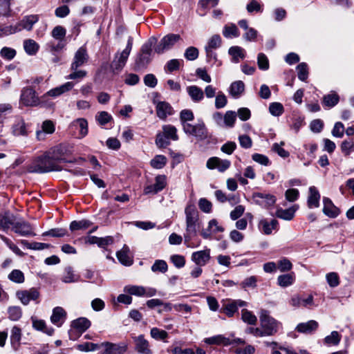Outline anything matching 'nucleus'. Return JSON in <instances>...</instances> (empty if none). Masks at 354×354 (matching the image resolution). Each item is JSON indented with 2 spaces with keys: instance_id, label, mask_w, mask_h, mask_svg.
I'll return each instance as SVG.
<instances>
[{
  "instance_id": "obj_52",
  "label": "nucleus",
  "mask_w": 354,
  "mask_h": 354,
  "mask_svg": "<svg viewBox=\"0 0 354 354\" xmlns=\"http://www.w3.org/2000/svg\"><path fill=\"white\" fill-rule=\"evenodd\" d=\"M237 310L238 309L236 308V304L233 300L224 304L221 309V311L229 317H231L234 315V313L237 311Z\"/></svg>"
},
{
  "instance_id": "obj_38",
  "label": "nucleus",
  "mask_w": 354,
  "mask_h": 354,
  "mask_svg": "<svg viewBox=\"0 0 354 354\" xmlns=\"http://www.w3.org/2000/svg\"><path fill=\"white\" fill-rule=\"evenodd\" d=\"M205 342L208 344H223L225 346L232 344L231 340L221 335L206 338L205 339Z\"/></svg>"
},
{
  "instance_id": "obj_22",
  "label": "nucleus",
  "mask_w": 354,
  "mask_h": 354,
  "mask_svg": "<svg viewBox=\"0 0 354 354\" xmlns=\"http://www.w3.org/2000/svg\"><path fill=\"white\" fill-rule=\"evenodd\" d=\"M37 15H29L25 17L21 21H19L16 26L17 32L22 30H30L32 28L33 25L38 21Z\"/></svg>"
},
{
  "instance_id": "obj_1",
  "label": "nucleus",
  "mask_w": 354,
  "mask_h": 354,
  "mask_svg": "<svg viewBox=\"0 0 354 354\" xmlns=\"http://www.w3.org/2000/svg\"><path fill=\"white\" fill-rule=\"evenodd\" d=\"M62 167L55 162L48 151L37 157L28 166V171L30 173L44 174L51 171H59Z\"/></svg>"
},
{
  "instance_id": "obj_33",
  "label": "nucleus",
  "mask_w": 354,
  "mask_h": 354,
  "mask_svg": "<svg viewBox=\"0 0 354 354\" xmlns=\"http://www.w3.org/2000/svg\"><path fill=\"white\" fill-rule=\"evenodd\" d=\"M245 84L242 81H236L231 84L230 87V93L234 97L238 98L244 92Z\"/></svg>"
},
{
  "instance_id": "obj_59",
  "label": "nucleus",
  "mask_w": 354,
  "mask_h": 354,
  "mask_svg": "<svg viewBox=\"0 0 354 354\" xmlns=\"http://www.w3.org/2000/svg\"><path fill=\"white\" fill-rule=\"evenodd\" d=\"M270 113L274 116H279L283 112V107L279 102H272L269 106Z\"/></svg>"
},
{
  "instance_id": "obj_18",
  "label": "nucleus",
  "mask_w": 354,
  "mask_h": 354,
  "mask_svg": "<svg viewBox=\"0 0 354 354\" xmlns=\"http://www.w3.org/2000/svg\"><path fill=\"white\" fill-rule=\"evenodd\" d=\"M258 227L263 234L270 235L274 230H278L279 222L276 219L268 221L266 218H262L259 221Z\"/></svg>"
},
{
  "instance_id": "obj_36",
  "label": "nucleus",
  "mask_w": 354,
  "mask_h": 354,
  "mask_svg": "<svg viewBox=\"0 0 354 354\" xmlns=\"http://www.w3.org/2000/svg\"><path fill=\"white\" fill-rule=\"evenodd\" d=\"M15 216L9 213L0 214V229L7 230L10 226L13 227Z\"/></svg>"
},
{
  "instance_id": "obj_60",
  "label": "nucleus",
  "mask_w": 354,
  "mask_h": 354,
  "mask_svg": "<svg viewBox=\"0 0 354 354\" xmlns=\"http://www.w3.org/2000/svg\"><path fill=\"white\" fill-rule=\"evenodd\" d=\"M78 350L81 351H92L101 348L100 344L91 342H85L77 345Z\"/></svg>"
},
{
  "instance_id": "obj_4",
  "label": "nucleus",
  "mask_w": 354,
  "mask_h": 354,
  "mask_svg": "<svg viewBox=\"0 0 354 354\" xmlns=\"http://www.w3.org/2000/svg\"><path fill=\"white\" fill-rule=\"evenodd\" d=\"M162 132L156 135V144L159 148H165L170 142L169 140H178L177 129L171 124L163 125Z\"/></svg>"
},
{
  "instance_id": "obj_10",
  "label": "nucleus",
  "mask_w": 354,
  "mask_h": 354,
  "mask_svg": "<svg viewBox=\"0 0 354 354\" xmlns=\"http://www.w3.org/2000/svg\"><path fill=\"white\" fill-rule=\"evenodd\" d=\"M183 131L189 135L194 136L201 140H203L207 137V129L203 122L192 124L184 125Z\"/></svg>"
},
{
  "instance_id": "obj_23",
  "label": "nucleus",
  "mask_w": 354,
  "mask_h": 354,
  "mask_svg": "<svg viewBox=\"0 0 354 354\" xmlns=\"http://www.w3.org/2000/svg\"><path fill=\"white\" fill-rule=\"evenodd\" d=\"M101 348H104L106 354H124L127 350L125 345H120L109 342L100 344Z\"/></svg>"
},
{
  "instance_id": "obj_35",
  "label": "nucleus",
  "mask_w": 354,
  "mask_h": 354,
  "mask_svg": "<svg viewBox=\"0 0 354 354\" xmlns=\"http://www.w3.org/2000/svg\"><path fill=\"white\" fill-rule=\"evenodd\" d=\"M12 133L15 136H27L28 132L26 130V125L24 120L18 119L12 126Z\"/></svg>"
},
{
  "instance_id": "obj_12",
  "label": "nucleus",
  "mask_w": 354,
  "mask_h": 354,
  "mask_svg": "<svg viewBox=\"0 0 354 354\" xmlns=\"http://www.w3.org/2000/svg\"><path fill=\"white\" fill-rule=\"evenodd\" d=\"M48 152L58 164L60 162L66 161L65 157L71 153L68 147L65 145H59L50 149Z\"/></svg>"
},
{
  "instance_id": "obj_64",
  "label": "nucleus",
  "mask_w": 354,
  "mask_h": 354,
  "mask_svg": "<svg viewBox=\"0 0 354 354\" xmlns=\"http://www.w3.org/2000/svg\"><path fill=\"white\" fill-rule=\"evenodd\" d=\"M184 55L188 60H195L198 57V50L194 46L189 47L185 50Z\"/></svg>"
},
{
  "instance_id": "obj_34",
  "label": "nucleus",
  "mask_w": 354,
  "mask_h": 354,
  "mask_svg": "<svg viewBox=\"0 0 354 354\" xmlns=\"http://www.w3.org/2000/svg\"><path fill=\"white\" fill-rule=\"evenodd\" d=\"M296 209L294 207L286 209L279 208L275 212V216L286 221H290L294 218Z\"/></svg>"
},
{
  "instance_id": "obj_13",
  "label": "nucleus",
  "mask_w": 354,
  "mask_h": 354,
  "mask_svg": "<svg viewBox=\"0 0 354 354\" xmlns=\"http://www.w3.org/2000/svg\"><path fill=\"white\" fill-rule=\"evenodd\" d=\"M255 203L265 208H268L276 202V198L273 195L263 193H254L252 195Z\"/></svg>"
},
{
  "instance_id": "obj_40",
  "label": "nucleus",
  "mask_w": 354,
  "mask_h": 354,
  "mask_svg": "<svg viewBox=\"0 0 354 354\" xmlns=\"http://www.w3.org/2000/svg\"><path fill=\"white\" fill-rule=\"evenodd\" d=\"M229 54L232 57L234 62H239V59H243L245 57L244 50L239 46H232L229 49Z\"/></svg>"
},
{
  "instance_id": "obj_16",
  "label": "nucleus",
  "mask_w": 354,
  "mask_h": 354,
  "mask_svg": "<svg viewBox=\"0 0 354 354\" xmlns=\"http://www.w3.org/2000/svg\"><path fill=\"white\" fill-rule=\"evenodd\" d=\"M135 351L139 354H151L150 345L142 335L133 337Z\"/></svg>"
},
{
  "instance_id": "obj_47",
  "label": "nucleus",
  "mask_w": 354,
  "mask_h": 354,
  "mask_svg": "<svg viewBox=\"0 0 354 354\" xmlns=\"http://www.w3.org/2000/svg\"><path fill=\"white\" fill-rule=\"evenodd\" d=\"M241 319L242 320L248 324L254 325L257 322V317L250 311L247 309H243L241 310Z\"/></svg>"
},
{
  "instance_id": "obj_14",
  "label": "nucleus",
  "mask_w": 354,
  "mask_h": 354,
  "mask_svg": "<svg viewBox=\"0 0 354 354\" xmlns=\"http://www.w3.org/2000/svg\"><path fill=\"white\" fill-rule=\"evenodd\" d=\"M166 176L165 175H158L155 178V183L147 185L145 187L144 193L145 194H156L162 190L166 186Z\"/></svg>"
},
{
  "instance_id": "obj_21",
  "label": "nucleus",
  "mask_w": 354,
  "mask_h": 354,
  "mask_svg": "<svg viewBox=\"0 0 354 354\" xmlns=\"http://www.w3.org/2000/svg\"><path fill=\"white\" fill-rule=\"evenodd\" d=\"M73 86L74 84L73 82H68L59 86L50 89L42 96V98L46 97V96H50L53 97H58L62 94L71 91Z\"/></svg>"
},
{
  "instance_id": "obj_37",
  "label": "nucleus",
  "mask_w": 354,
  "mask_h": 354,
  "mask_svg": "<svg viewBox=\"0 0 354 354\" xmlns=\"http://www.w3.org/2000/svg\"><path fill=\"white\" fill-rule=\"evenodd\" d=\"M24 48L28 55H34L39 50V46L35 40L28 39L24 41Z\"/></svg>"
},
{
  "instance_id": "obj_42",
  "label": "nucleus",
  "mask_w": 354,
  "mask_h": 354,
  "mask_svg": "<svg viewBox=\"0 0 354 354\" xmlns=\"http://www.w3.org/2000/svg\"><path fill=\"white\" fill-rule=\"evenodd\" d=\"M223 35L226 38L237 37L239 35V32L234 24H230L224 26Z\"/></svg>"
},
{
  "instance_id": "obj_27",
  "label": "nucleus",
  "mask_w": 354,
  "mask_h": 354,
  "mask_svg": "<svg viewBox=\"0 0 354 354\" xmlns=\"http://www.w3.org/2000/svg\"><path fill=\"white\" fill-rule=\"evenodd\" d=\"M129 248L124 245L120 251L117 252L119 261L124 266H129L133 263L132 258L129 255Z\"/></svg>"
},
{
  "instance_id": "obj_25",
  "label": "nucleus",
  "mask_w": 354,
  "mask_h": 354,
  "mask_svg": "<svg viewBox=\"0 0 354 354\" xmlns=\"http://www.w3.org/2000/svg\"><path fill=\"white\" fill-rule=\"evenodd\" d=\"M318 326V323L316 321L310 320L307 322L299 324L296 327V330L299 333L310 334L315 331Z\"/></svg>"
},
{
  "instance_id": "obj_45",
  "label": "nucleus",
  "mask_w": 354,
  "mask_h": 354,
  "mask_svg": "<svg viewBox=\"0 0 354 354\" xmlns=\"http://www.w3.org/2000/svg\"><path fill=\"white\" fill-rule=\"evenodd\" d=\"M295 281L294 274H282L278 277V284L281 287H287L293 283Z\"/></svg>"
},
{
  "instance_id": "obj_24",
  "label": "nucleus",
  "mask_w": 354,
  "mask_h": 354,
  "mask_svg": "<svg viewBox=\"0 0 354 354\" xmlns=\"http://www.w3.org/2000/svg\"><path fill=\"white\" fill-rule=\"evenodd\" d=\"M172 107L166 102H159L156 104V113L161 120H165L168 115L172 114Z\"/></svg>"
},
{
  "instance_id": "obj_49",
  "label": "nucleus",
  "mask_w": 354,
  "mask_h": 354,
  "mask_svg": "<svg viewBox=\"0 0 354 354\" xmlns=\"http://www.w3.org/2000/svg\"><path fill=\"white\" fill-rule=\"evenodd\" d=\"M194 118V113L191 110L184 109L181 111L180 113V120L183 126V129H184V125L190 124L189 122L192 121Z\"/></svg>"
},
{
  "instance_id": "obj_57",
  "label": "nucleus",
  "mask_w": 354,
  "mask_h": 354,
  "mask_svg": "<svg viewBox=\"0 0 354 354\" xmlns=\"http://www.w3.org/2000/svg\"><path fill=\"white\" fill-rule=\"evenodd\" d=\"M298 71V78L301 81H305L308 76V66L306 63H301L297 67Z\"/></svg>"
},
{
  "instance_id": "obj_46",
  "label": "nucleus",
  "mask_w": 354,
  "mask_h": 354,
  "mask_svg": "<svg viewBox=\"0 0 354 354\" xmlns=\"http://www.w3.org/2000/svg\"><path fill=\"white\" fill-rule=\"evenodd\" d=\"M236 114L233 111H227L223 115V127H233L236 121Z\"/></svg>"
},
{
  "instance_id": "obj_31",
  "label": "nucleus",
  "mask_w": 354,
  "mask_h": 354,
  "mask_svg": "<svg viewBox=\"0 0 354 354\" xmlns=\"http://www.w3.org/2000/svg\"><path fill=\"white\" fill-rule=\"evenodd\" d=\"M32 327L37 330H41L48 335H52L54 333V329L52 328H47L46 322L42 319H37L35 317L31 318Z\"/></svg>"
},
{
  "instance_id": "obj_30",
  "label": "nucleus",
  "mask_w": 354,
  "mask_h": 354,
  "mask_svg": "<svg viewBox=\"0 0 354 354\" xmlns=\"http://www.w3.org/2000/svg\"><path fill=\"white\" fill-rule=\"evenodd\" d=\"M21 330L17 326L12 327L10 335V342L14 350L17 351L20 346Z\"/></svg>"
},
{
  "instance_id": "obj_7",
  "label": "nucleus",
  "mask_w": 354,
  "mask_h": 354,
  "mask_svg": "<svg viewBox=\"0 0 354 354\" xmlns=\"http://www.w3.org/2000/svg\"><path fill=\"white\" fill-rule=\"evenodd\" d=\"M16 297L23 305L27 306L31 301H35L36 304H39L40 293L38 289L31 288L28 290H21L17 291Z\"/></svg>"
},
{
  "instance_id": "obj_28",
  "label": "nucleus",
  "mask_w": 354,
  "mask_h": 354,
  "mask_svg": "<svg viewBox=\"0 0 354 354\" xmlns=\"http://www.w3.org/2000/svg\"><path fill=\"white\" fill-rule=\"evenodd\" d=\"M320 195L315 187L309 188V196L308 198V206L309 208L318 207L319 205Z\"/></svg>"
},
{
  "instance_id": "obj_56",
  "label": "nucleus",
  "mask_w": 354,
  "mask_h": 354,
  "mask_svg": "<svg viewBox=\"0 0 354 354\" xmlns=\"http://www.w3.org/2000/svg\"><path fill=\"white\" fill-rule=\"evenodd\" d=\"M151 336L156 340H164L168 337V333L163 330L158 328L151 329Z\"/></svg>"
},
{
  "instance_id": "obj_51",
  "label": "nucleus",
  "mask_w": 354,
  "mask_h": 354,
  "mask_svg": "<svg viewBox=\"0 0 354 354\" xmlns=\"http://www.w3.org/2000/svg\"><path fill=\"white\" fill-rule=\"evenodd\" d=\"M62 281L64 283H73L77 281V277L73 273V270L71 267L68 266L65 268L62 277Z\"/></svg>"
},
{
  "instance_id": "obj_15",
  "label": "nucleus",
  "mask_w": 354,
  "mask_h": 354,
  "mask_svg": "<svg viewBox=\"0 0 354 354\" xmlns=\"http://www.w3.org/2000/svg\"><path fill=\"white\" fill-rule=\"evenodd\" d=\"M12 230L21 236H35L30 224L24 220H19L17 221L15 220Z\"/></svg>"
},
{
  "instance_id": "obj_63",
  "label": "nucleus",
  "mask_w": 354,
  "mask_h": 354,
  "mask_svg": "<svg viewBox=\"0 0 354 354\" xmlns=\"http://www.w3.org/2000/svg\"><path fill=\"white\" fill-rule=\"evenodd\" d=\"M341 339V336L337 331H333L330 335L325 337L324 341L328 344L337 345Z\"/></svg>"
},
{
  "instance_id": "obj_62",
  "label": "nucleus",
  "mask_w": 354,
  "mask_h": 354,
  "mask_svg": "<svg viewBox=\"0 0 354 354\" xmlns=\"http://www.w3.org/2000/svg\"><path fill=\"white\" fill-rule=\"evenodd\" d=\"M151 270L153 272H165L167 270V264L163 260H156L151 266Z\"/></svg>"
},
{
  "instance_id": "obj_44",
  "label": "nucleus",
  "mask_w": 354,
  "mask_h": 354,
  "mask_svg": "<svg viewBox=\"0 0 354 354\" xmlns=\"http://www.w3.org/2000/svg\"><path fill=\"white\" fill-rule=\"evenodd\" d=\"M124 291L136 296H143L146 294L145 288L140 286H127L124 288Z\"/></svg>"
},
{
  "instance_id": "obj_53",
  "label": "nucleus",
  "mask_w": 354,
  "mask_h": 354,
  "mask_svg": "<svg viewBox=\"0 0 354 354\" xmlns=\"http://www.w3.org/2000/svg\"><path fill=\"white\" fill-rule=\"evenodd\" d=\"M9 318L12 321L19 320L22 316V310L19 306H10L8 310Z\"/></svg>"
},
{
  "instance_id": "obj_11",
  "label": "nucleus",
  "mask_w": 354,
  "mask_h": 354,
  "mask_svg": "<svg viewBox=\"0 0 354 354\" xmlns=\"http://www.w3.org/2000/svg\"><path fill=\"white\" fill-rule=\"evenodd\" d=\"M222 44V39L219 35H212L208 40L207 45L205 47L206 56L209 59H216V54L214 50L218 48Z\"/></svg>"
},
{
  "instance_id": "obj_17",
  "label": "nucleus",
  "mask_w": 354,
  "mask_h": 354,
  "mask_svg": "<svg viewBox=\"0 0 354 354\" xmlns=\"http://www.w3.org/2000/svg\"><path fill=\"white\" fill-rule=\"evenodd\" d=\"M210 250L205 249L192 253L191 259L198 266H205L210 260Z\"/></svg>"
},
{
  "instance_id": "obj_29",
  "label": "nucleus",
  "mask_w": 354,
  "mask_h": 354,
  "mask_svg": "<svg viewBox=\"0 0 354 354\" xmlns=\"http://www.w3.org/2000/svg\"><path fill=\"white\" fill-rule=\"evenodd\" d=\"M187 91L191 99L195 102H198L204 98V92L197 86H188Z\"/></svg>"
},
{
  "instance_id": "obj_6",
  "label": "nucleus",
  "mask_w": 354,
  "mask_h": 354,
  "mask_svg": "<svg viewBox=\"0 0 354 354\" xmlns=\"http://www.w3.org/2000/svg\"><path fill=\"white\" fill-rule=\"evenodd\" d=\"M181 37L178 34H168L164 36L154 47V51L158 54H162L173 48V46L180 40Z\"/></svg>"
},
{
  "instance_id": "obj_55",
  "label": "nucleus",
  "mask_w": 354,
  "mask_h": 354,
  "mask_svg": "<svg viewBox=\"0 0 354 354\" xmlns=\"http://www.w3.org/2000/svg\"><path fill=\"white\" fill-rule=\"evenodd\" d=\"M12 106L9 103L0 104V124L3 122L6 115L12 112Z\"/></svg>"
},
{
  "instance_id": "obj_50",
  "label": "nucleus",
  "mask_w": 354,
  "mask_h": 354,
  "mask_svg": "<svg viewBox=\"0 0 354 354\" xmlns=\"http://www.w3.org/2000/svg\"><path fill=\"white\" fill-rule=\"evenodd\" d=\"M167 163V158L162 155L156 156L150 162L151 166L155 169H162Z\"/></svg>"
},
{
  "instance_id": "obj_58",
  "label": "nucleus",
  "mask_w": 354,
  "mask_h": 354,
  "mask_svg": "<svg viewBox=\"0 0 354 354\" xmlns=\"http://www.w3.org/2000/svg\"><path fill=\"white\" fill-rule=\"evenodd\" d=\"M227 103V97L223 92L219 91L216 96L215 107L218 109H222L226 106Z\"/></svg>"
},
{
  "instance_id": "obj_39",
  "label": "nucleus",
  "mask_w": 354,
  "mask_h": 354,
  "mask_svg": "<svg viewBox=\"0 0 354 354\" xmlns=\"http://www.w3.org/2000/svg\"><path fill=\"white\" fill-rule=\"evenodd\" d=\"M66 315L65 310L62 307H56L53 309L50 320L53 324L60 326V322L66 317Z\"/></svg>"
},
{
  "instance_id": "obj_3",
  "label": "nucleus",
  "mask_w": 354,
  "mask_h": 354,
  "mask_svg": "<svg viewBox=\"0 0 354 354\" xmlns=\"http://www.w3.org/2000/svg\"><path fill=\"white\" fill-rule=\"evenodd\" d=\"M157 43V39L154 37L149 39L148 41L144 44L141 48L140 52L138 54L136 60L135 69L140 70L146 68L151 61L152 46Z\"/></svg>"
},
{
  "instance_id": "obj_20",
  "label": "nucleus",
  "mask_w": 354,
  "mask_h": 354,
  "mask_svg": "<svg viewBox=\"0 0 354 354\" xmlns=\"http://www.w3.org/2000/svg\"><path fill=\"white\" fill-rule=\"evenodd\" d=\"M231 163L227 160H222L218 157H212L207 161V167L209 169H217L219 171L223 172L227 169Z\"/></svg>"
},
{
  "instance_id": "obj_8",
  "label": "nucleus",
  "mask_w": 354,
  "mask_h": 354,
  "mask_svg": "<svg viewBox=\"0 0 354 354\" xmlns=\"http://www.w3.org/2000/svg\"><path fill=\"white\" fill-rule=\"evenodd\" d=\"M132 45V39H129L126 48L121 53L115 54L111 65L113 70L120 71L124 66L131 51Z\"/></svg>"
},
{
  "instance_id": "obj_41",
  "label": "nucleus",
  "mask_w": 354,
  "mask_h": 354,
  "mask_svg": "<svg viewBox=\"0 0 354 354\" xmlns=\"http://www.w3.org/2000/svg\"><path fill=\"white\" fill-rule=\"evenodd\" d=\"M339 100V95L336 93L332 92L324 96L323 104L326 106L333 107L338 103Z\"/></svg>"
},
{
  "instance_id": "obj_32",
  "label": "nucleus",
  "mask_w": 354,
  "mask_h": 354,
  "mask_svg": "<svg viewBox=\"0 0 354 354\" xmlns=\"http://www.w3.org/2000/svg\"><path fill=\"white\" fill-rule=\"evenodd\" d=\"M90 326L91 322L85 317L78 318L71 324V326L80 333L84 332Z\"/></svg>"
},
{
  "instance_id": "obj_54",
  "label": "nucleus",
  "mask_w": 354,
  "mask_h": 354,
  "mask_svg": "<svg viewBox=\"0 0 354 354\" xmlns=\"http://www.w3.org/2000/svg\"><path fill=\"white\" fill-rule=\"evenodd\" d=\"M8 279L12 281L18 283H21L25 280L24 273L19 270H13L9 274Z\"/></svg>"
},
{
  "instance_id": "obj_48",
  "label": "nucleus",
  "mask_w": 354,
  "mask_h": 354,
  "mask_svg": "<svg viewBox=\"0 0 354 354\" xmlns=\"http://www.w3.org/2000/svg\"><path fill=\"white\" fill-rule=\"evenodd\" d=\"M92 223L88 220L74 221L70 225V229L72 231L78 230H85L89 227Z\"/></svg>"
},
{
  "instance_id": "obj_9",
  "label": "nucleus",
  "mask_w": 354,
  "mask_h": 354,
  "mask_svg": "<svg viewBox=\"0 0 354 354\" xmlns=\"http://www.w3.org/2000/svg\"><path fill=\"white\" fill-rule=\"evenodd\" d=\"M20 102L25 106H34L39 104V100L35 91L32 88L27 87L21 91Z\"/></svg>"
},
{
  "instance_id": "obj_26",
  "label": "nucleus",
  "mask_w": 354,
  "mask_h": 354,
  "mask_svg": "<svg viewBox=\"0 0 354 354\" xmlns=\"http://www.w3.org/2000/svg\"><path fill=\"white\" fill-rule=\"evenodd\" d=\"M324 213L330 217H336L339 214L338 209L333 205L332 201L326 197L323 198Z\"/></svg>"
},
{
  "instance_id": "obj_61",
  "label": "nucleus",
  "mask_w": 354,
  "mask_h": 354,
  "mask_svg": "<svg viewBox=\"0 0 354 354\" xmlns=\"http://www.w3.org/2000/svg\"><path fill=\"white\" fill-rule=\"evenodd\" d=\"M258 66L261 70H268L269 68V61L266 55L262 53H259L257 57Z\"/></svg>"
},
{
  "instance_id": "obj_43",
  "label": "nucleus",
  "mask_w": 354,
  "mask_h": 354,
  "mask_svg": "<svg viewBox=\"0 0 354 354\" xmlns=\"http://www.w3.org/2000/svg\"><path fill=\"white\" fill-rule=\"evenodd\" d=\"M73 125L80 129L81 138L86 136L88 133V122L84 118H78L73 122Z\"/></svg>"
},
{
  "instance_id": "obj_5",
  "label": "nucleus",
  "mask_w": 354,
  "mask_h": 354,
  "mask_svg": "<svg viewBox=\"0 0 354 354\" xmlns=\"http://www.w3.org/2000/svg\"><path fill=\"white\" fill-rule=\"evenodd\" d=\"M259 318L261 326L265 330V333L267 334L268 336L273 335L277 333L281 324L271 317L267 310H262Z\"/></svg>"
},
{
  "instance_id": "obj_2",
  "label": "nucleus",
  "mask_w": 354,
  "mask_h": 354,
  "mask_svg": "<svg viewBox=\"0 0 354 354\" xmlns=\"http://www.w3.org/2000/svg\"><path fill=\"white\" fill-rule=\"evenodd\" d=\"M186 216V230L184 234L185 243H189L196 236L198 226V212L193 204L187 205L185 209Z\"/></svg>"
},
{
  "instance_id": "obj_19",
  "label": "nucleus",
  "mask_w": 354,
  "mask_h": 354,
  "mask_svg": "<svg viewBox=\"0 0 354 354\" xmlns=\"http://www.w3.org/2000/svg\"><path fill=\"white\" fill-rule=\"evenodd\" d=\"M88 55L85 48H80L75 54L73 62L71 64V71H76L79 67L87 62Z\"/></svg>"
}]
</instances>
